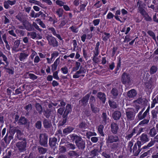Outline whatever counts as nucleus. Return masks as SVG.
Returning <instances> with one entry per match:
<instances>
[{
    "instance_id": "nucleus-37",
    "label": "nucleus",
    "mask_w": 158,
    "mask_h": 158,
    "mask_svg": "<svg viewBox=\"0 0 158 158\" xmlns=\"http://www.w3.org/2000/svg\"><path fill=\"white\" fill-rule=\"evenodd\" d=\"M104 36L103 37V39L104 40H106L110 37V34L105 33H104Z\"/></svg>"
},
{
    "instance_id": "nucleus-5",
    "label": "nucleus",
    "mask_w": 158,
    "mask_h": 158,
    "mask_svg": "<svg viewBox=\"0 0 158 158\" xmlns=\"http://www.w3.org/2000/svg\"><path fill=\"white\" fill-rule=\"evenodd\" d=\"M50 45L53 46H56L57 45V42L55 38L52 36H48L47 38Z\"/></svg>"
},
{
    "instance_id": "nucleus-26",
    "label": "nucleus",
    "mask_w": 158,
    "mask_h": 158,
    "mask_svg": "<svg viewBox=\"0 0 158 158\" xmlns=\"http://www.w3.org/2000/svg\"><path fill=\"white\" fill-rule=\"evenodd\" d=\"M109 104L110 106L113 108H115L117 107V105L114 102H112L110 100L109 101Z\"/></svg>"
},
{
    "instance_id": "nucleus-10",
    "label": "nucleus",
    "mask_w": 158,
    "mask_h": 158,
    "mask_svg": "<svg viewBox=\"0 0 158 158\" xmlns=\"http://www.w3.org/2000/svg\"><path fill=\"white\" fill-rule=\"evenodd\" d=\"M98 97L102 101L103 103H104L105 102L106 100L105 96L103 93H98Z\"/></svg>"
},
{
    "instance_id": "nucleus-50",
    "label": "nucleus",
    "mask_w": 158,
    "mask_h": 158,
    "mask_svg": "<svg viewBox=\"0 0 158 158\" xmlns=\"http://www.w3.org/2000/svg\"><path fill=\"white\" fill-rule=\"evenodd\" d=\"M41 124L40 122L38 121L36 123V127L38 129H40L41 128Z\"/></svg>"
},
{
    "instance_id": "nucleus-11",
    "label": "nucleus",
    "mask_w": 158,
    "mask_h": 158,
    "mask_svg": "<svg viewBox=\"0 0 158 158\" xmlns=\"http://www.w3.org/2000/svg\"><path fill=\"white\" fill-rule=\"evenodd\" d=\"M121 116V113L119 111L115 112L113 115V118L115 120L119 119Z\"/></svg>"
},
{
    "instance_id": "nucleus-40",
    "label": "nucleus",
    "mask_w": 158,
    "mask_h": 158,
    "mask_svg": "<svg viewBox=\"0 0 158 158\" xmlns=\"http://www.w3.org/2000/svg\"><path fill=\"white\" fill-rule=\"evenodd\" d=\"M58 55V53L57 52H54L51 55V60L54 58L57 57Z\"/></svg>"
},
{
    "instance_id": "nucleus-33",
    "label": "nucleus",
    "mask_w": 158,
    "mask_h": 158,
    "mask_svg": "<svg viewBox=\"0 0 158 158\" xmlns=\"http://www.w3.org/2000/svg\"><path fill=\"white\" fill-rule=\"evenodd\" d=\"M63 11V10L62 9H59L56 11V13L59 17L62 16Z\"/></svg>"
},
{
    "instance_id": "nucleus-61",
    "label": "nucleus",
    "mask_w": 158,
    "mask_h": 158,
    "mask_svg": "<svg viewBox=\"0 0 158 158\" xmlns=\"http://www.w3.org/2000/svg\"><path fill=\"white\" fill-rule=\"evenodd\" d=\"M100 2L98 1L94 5V6L97 7L98 8L101 6V4H100Z\"/></svg>"
},
{
    "instance_id": "nucleus-4",
    "label": "nucleus",
    "mask_w": 158,
    "mask_h": 158,
    "mask_svg": "<svg viewBox=\"0 0 158 158\" xmlns=\"http://www.w3.org/2000/svg\"><path fill=\"white\" fill-rule=\"evenodd\" d=\"M85 69L81 67L79 70L77 71L73 76V77L74 78H79L81 75L84 76V75H81L82 74L85 73Z\"/></svg>"
},
{
    "instance_id": "nucleus-62",
    "label": "nucleus",
    "mask_w": 158,
    "mask_h": 158,
    "mask_svg": "<svg viewBox=\"0 0 158 158\" xmlns=\"http://www.w3.org/2000/svg\"><path fill=\"white\" fill-rule=\"evenodd\" d=\"M9 33L10 34L14 36L15 37L16 36V34L14 33V31L12 30H10L9 31Z\"/></svg>"
},
{
    "instance_id": "nucleus-21",
    "label": "nucleus",
    "mask_w": 158,
    "mask_h": 158,
    "mask_svg": "<svg viewBox=\"0 0 158 158\" xmlns=\"http://www.w3.org/2000/svg\"><path fill=\"white\" fill-rule=\"evenodd\" d=\"M27 75L29 76L30 79L33 80H35L37 78L36 76L32 73H27Z\"/></svg>"
},
{
    "instance_id": "nucleus-20",
    "label": "nucleus",
    "mask_w": 158,
    "mask_h": 158,
    "mask_svg": "<svg viewBox=\"0 0 158 158\" xmlns=\"http://www.w3.org/2000/svg\"><path fill=\"white\" fill-rule=\"evenodd\" d=\"M156 133V129L154 128L152 129L149 132V134L152 137L154 136Z\"/></svg>"
},
{
    "instance_id": "nucleus-17",
    "label": "nucleus",
    "mask_w": 158,
    "mask_h": 158,
    "mask_svg": "<svg viewBox=\"0 0 158 158\" xmlns=\"http://www.w3.org/2000/svg\"><path fill=\"white\" fill-rule=\"evenodd\" d=\"M111 94L112 98H115L118 95V93L117 90L115 89H113L111 91Z\"/></svg>"
},
{
    "instance_id": "nucleus-1",
    "label": "nucleus",
    "mask_w": 158,
    "mask_h": 158,
    "mask_svg": "<svg viewBox=\"0 0 158 158\" xmlns=\"http://www.w3.org/2000/svg\"><path fill=\"white\" fill-rule=\"evenodd\" d=\"M72 139L75 140L76 145L79 148L83 149L85 147V142L79 136L76 135H72Z\"/></svg>"
},
{
    "instance_id": "nucleus-28",
    "label": "nucleus",
    "mask_w": 158,
    "mask_h": 158,
    "mask_svg": "<svg viewBox=\"0 0 158 158\" xmlns=\"http://www.w3.org/2000/svg\"><path fill=\"white\" fill-rule=\"evenodd\" d=\"M27 120L25 118L21 117L19 120V122L22 124H25L27 123Z\"/></svg>"
},
{
    "instance_id": "nucleus-57",
    "label": "nucleus",
    "mask_w": 158,
    "mask_h": 158,
    "mask_svg": "<svg viewBox=\"0 0 158 158\" xmlns=\"http://www.w3.org/2000/svg\"><path fill=\"white\" fill-rule=\"evenodd\" d=\"M86 35L85 34L83 35L81 37V40L83 42H85L86 39Z\"/></svg>"
},
{
    "instance_id": "nucleus-15",
    "label": "nucleus",
    "mask_w": 158,
    "mask_h": 158,
    "mask_svg": "<svg viewBox=\"0 0 158 158\" xmlns=\"http://www.w3.org/2000/svg\"><path fill=\"white\" fill-rule=\"evenodd\" d=\"M56 141L57 139L55 138L50 139H49V143L51 146H56Z\"/></svg>"
},
{
    "instance_id": "nucleus-48",
    "label": "nucleus",
    "mask_w": 158,
    "mask_h": 158,
    "mask_svg": "<svg viewBox=\"0 0 158 158\" xmlns=\"http://www.w3.org/2000/svg\"><path fill=\"white\" fill-rule=\"evenodd\" d=\"M91 140L94 143H96L98 140V138L96 137H92L91 138Z\"/></svg>"
},
{
    "instance_id": "nucleus-53",
    "label": "nucleus",
    "mask_w": 158,
    "mask_h": 158,
    "mask_svg": "<svg viewBox=\"0 0 158 158\" xmlns=\"http://www.w3.org/2000/svg\"><path fill=\"white\" fill-rule=\"evenodd\" d=\"M40 60V58L38 56H36L35 58L34 59V62L38 63Z\"/></svg>"
},
{
    "instance_id": "nucleus-43",
    "label": "nucleus",
    "mask_w": 158,
    "mask_h": 158,
    "mask_svg": "<svg viewBox=\"0 0 158 158\" xmlns=\"http://www.w3.org/2000/svg\"><path fill=\"white\" fill-rule=\"evenodd\" d=\"M70 28L73 32L77 33L78 31V29L72 26L70 27Z\"/></svg>"
},
{
    "instance_id": "nucleus-54",
    "label": "nucleus",
    "mask_w": 158,
    "mask_h": 158,
    "mask_svg": "<svg viewBox=\"0 0 158 158\" xmlns=\"http://www.w3.org/2000/svg\"><path fill=\"white\" fill-rule=\"evenodd\" d=\"M37 53L35 52L34 51H33V50L32 51V53L31 56V57L32 59H33L34 57L36 55Z\"/></svg>"
},
{
    "instance_id": "nucleus-51",
    "label": "nucleus",
    "mask_w": 158,
    "mask_h": 158,
    "mask_svg": "<svg viewBox=\"0 0 158 158\" xmlns=\"http://www.w3.org/2000/svg\"><path fill=\"white\" fill-rule=\"evenodd\" d=\"M121 13L123 15H124L127 13V11L124 9H123L121 10Z\"/></svg>"
},
{
    "instance_id": "nucleus-18",
    "label": "nucleus",
    "mask_w": 158,
    "mask_h": 158,
    "mask_svg": "<svg viewBox=\"0 0 158 158\" xmlns=\"http://www.w3.org/2000/svg\"><path fill=\"white\" fill-rule=\"evenodd\" d=\"M20 44V41L19 40H17L15 42V45L13 49L15 51H19V50L17 49L16 48L19 47V45Z\"/></svg>"
},
{
    "instance_id": "nucleus-9",
    "label": "nucleus",
    "mask_w": 158,
    "mask_h": 158,
    "mask_svg": "<svg viewBox=\"0 0 158 158\" xmlns=\"http://www.w3.org/2000/svg\"><path fill=\"white\" fill-rule=\"evenodd\" d=\"M136 94L135 91L134 89H132L128 93V96L130 98L134 97Z\"/></svg>"
},
{
    "instance_id": "nucleus-41",
    "label": "nucleus",
    "mask_w": 158,
    "mask_h": 158,
    "mask_svg": "<svg viewBox=\"0 0 158 158\" xmlns=\"http://www.w3.org/2000/svg\"><path fill=\"white\" fill-rule=\"evenodd\" d=\"M97 134L95 132H92L89 131L87 133V136H91L93 135H96Z\"/></svg>"
},
{
    "instance_id": "nucleus-52",
    "label": "nucleus",
    "mask_w": 158,
    "mask_h": 158,
    "mask_svg": "<svg viewBox=\"0 0 158 158\" xmlns=\"http://www.w3.org/2000/svg\"><path fill=\"white\" fill-rule=\"evenodd\" d=\"M64 110L63 108H60L58 110V112L60 115L63 113Z\"/></svg>"
},
{
    "instance_id": "nucleus-23",
    "label": "nucleus",
    "mask_w": 158,
    "mask_h": 158,
    "mask_svg": "<svg viewBox=\"0 0 158 158\" xmlns=\"http://www.w3.org/2000/svg\"><path fill=\"white\" fill-rule=\"evenodd\" d=\"M71 111V106L70 105H67L66 106V109L65 112L68 114Z\"/></svg>"
},
{
    "instance_id": "nucleus-30",
    "label": "nucleus",
    "mask_w": 158,
    "mask_h": 158,
    "mask_svg": "<svg viewBox=\"0 0 158 158\" xmlns=\"http://www.w3.org/2000/svg\"><path fill=\"white\" fill-rule=\"evenodd\" d=\"M28 35L29 36H30L31 38L33 39L35 38L36 36V34L35 32L28 33Z\"/></svg>"
},
{
    "instance_id": "nucleus-32",
    "label": "nucleus",
    "mask_w": 158,
    "mask_h": 158,
    "mask_svg": "<svg viewBox=\"0 0 158 158\" xmlns=\"http://www.w3.org/2000/svg\"><path fill=\"white\" fill-rule=\"evenodd\" d=\"M36 107L37 110L39 112H41L42 110V109L41 106L39 104L37 103L36 104Z\"/></svg>"
},
{
    "instance_id": "nucleus-13",
    "label": "nucleus",
    "mask_w": 158,
    "mask_h": 158,
    "mask_svg": "<svg viewBox=\"0 0 158 158\" xmlns=\"http://www.w3.org/2000/svg\"><path fill=\"white\" fill-rule=\"evenodd\" d=\"M112 131L113 133H115L116 132L118 129V127L115 123H112L111 125Z\"/></svg>"
},
{
    "instance_id": "nucleus-63",
    "label": "nucleus",
    "mask_w": 158,
    "mask_h": 158,
    "mask_svg": "<svg viewBox=\"0 0 158 158\" xmlns=\"http://www.w3.org/2000/svg\"><path fill=\"white\" fill-rule=\"evenodd\" d=\"M133 142L131 141L128 144V148H129L130 149H131V147H132V146L133 145Z\"/></svg>"
},
{
    "instance_id": "nucleus-55",
    "label": "nucleus",
    "mask_w": 158,
    "mask_h": 158,
    "mask_svg": "<svg viewBox=\"0 0 158 158\" xmlns=\"http://www.w3.org/2000/svg\"><path fill=\"white\" fill-rule=\"evenodd\" d=\"M114 62H113L110 65L109 67L110 69L112 70L114 69Z\"/></svg>"
},
{
    "instance_id": "nucleus-39",
    "label": "nucleus",
    "mask_w": 158,
    "mask_h": 158,
    "mask_svg": "<svg viewBox=\"0 0 158 158\" xmlns=\"http://www.w3.org/2000/svg\"><path fill=\"white\" fill-rule=\"evenodd\" d=\"M58 73L57 71H56L54 73L53 76L54 78L56 79L59 80V77L58 75Z\"/></svg>"
},
{
    "instance_id": "nucleus-45",
    "label": "nucleus",
    "mask_w": 158,
    "mask_h": 158,
    "mask_svg": "<svg viewBox=\"0 0 158 158\" xmlns=\"http://www.w3.org/2000/svg\"><path fill=\"white\" fill-rule=\"evenodd\" d=\"M39 152L42 154H44L46 152V150L44 148H41L39 149Z\"/></svg>"
},
{
    "instance_id": "nucleus-38",
    "label": "nucleus",
    "mask_w": 158,
    "mask_h": 158,
    "mask_svg": "<svg viewBox=\"0 0 158 158\" xmlns=\"http://www.w3.org/2000/svg\"><path fill=\"white\" fill-rule=\"evenodd\" d=\"M89 98V96L86 95L83 98L82 102L83 104L86 103L88 102Z\"/></svg>"
},
{
    "instance_id": "nucleus-46",
    "label": "nucleus",
    "mask_w": 158,
    "mask_h": 158,
    "mask_svg": "<svg viewBox=\"0 0 158 158\" xmlns=\"http://www.w3.org/2000/svg\"><path fill=\"white\" fill-rule=\"evenodd\" d=\"M91 108L92 109L94 113H97L99 111V110L98 108H97V107H93L92 106H91Z\"/></svg>"
},
{
    "instance_id": "nucleus-64",
    "label": "nucleus",
    "mask_w": 158,
    "mask_h": 158,
    "mask_svg": "<svg viewBox=\"0 0 158 158\" xmlns=\"http://www.w3.org/2000/svg\"><path fill=\"white\" fill-rule=\"evenodd\" d=\"M153 19L155 22L158 23V19H157V17L156 16V14H155L153 16Z\"/></svg>"
},
{
    "instance_id": "nucleus-60",
    "label": "nucleus",
    "mask_w": 158,
    "mask_h": 158,
    "mask_svg": "<svg viewBox=\"0 0 158 158\" xmlns=\"http://www.w3.org/2000/svg\"><path fill=\"white\" fill-rule=\"evenodd\" d=\"M52 84L54 86H55L58 85V83L55 81H53L52 82Z\"/></svg>"
},
{
    "instance_id": "nucleus-2",
    "label": "nucleus",
    "mask_w": 158,
    "mask_h": 158,
    "mask_svg": "<svg viewBox=\"0 0 158 158\" xmlns=\"http://www.w3.org/2000/svg\"><path fill=\"white\" fill-rule=\"evenodd\" d=\"M121 81L124 84H129L131 81L130 76L127 73H123L122 76Z\"/></svg>"
},
{
    "instance_id": "nucleus-22",
    "label": "nucleus",
    "mask_w": 158,
    "mask_h": 158,
    "mask_svg": "<svg viewBox=\"0 0 158 158\" xmlns=\"http://www.w3.org/2000/svg\"><path fill=\"white\" fill-rule=\"evenodd\" d=\"M103 126L102 125H100L98 128V131L102 136H104V134L103 132Z\"/></svg>"
},
{
    "instance_id": "nucleus-25",
    "label": "nucleus",
    "mask_w": 158,
    "mask_h": 158,
    "mask_svg": "<svg viewBox=\"0 0 158 158\" xmlns=\"http://www.w3.org/2000/svg\"><path fill=\"white\" fill-rule=\"evenodd\" d=\"M140 13L143 15L144 17H146V15H147V14L144 10L141 8L139 9Z\"/></svg>"
},
{
    "instance_id": "nucleus-36",
    "label": "nucleus",
    "mask_w": 158,
    "mask_h": 158,
    "mask_svg": "<svg viewBox=\"0 0 158 158\" xmlns=\"http://www.w3.org/2000/svg\"><path fill=\"white\" fill-rule=\"evenodd\" d=\"M157 70V68L156 67L154 66H152L150 70L151 73H155Z\"/></svg>"
},
{
    "instance_id": "nucleus-6",
    "label": "nucleus",
    "mask_w": 158,
    "mask_h": 158,
    "mask_svg": "<svg viewBox=\"0 0 158 158\" xmlns=\"http://www.w3.org/2000/svg\"><path fill=\"white\" fill-rule=\"evenodd\" d=\"M134 110L132 108H128L127 109L126 111V114L127 117L128 119L130 120L134 119Z\"/></svg>"
},
{
    "instance_id": "nucleus-47",
    "label": "nucleus",
    "mask_w": 158,
    "mask_h": 158,
    "mask_svg": "<svg viewBox=\"0 0 158 158\" xmlns=\"http://www.w3.org/2000/svg\"><path fill=\"white\" fill-rule=\"evenodd\" d=\"M30 15L32 17H37L38 16L37 15L35 14V12L33 10L31 11L30 13Z\"/></svg>"
},
{
    "instance_id": "nucleus-44",
    "label": "nucleus",
    "mask_w": 158,
    "mask_h": 158,
    "mask_svg": "<svg viewBox=\"0 0 158 158\" xmlns=\"http://www.w3.org/2000/svg\"><path fill=\"white\" fill-rule=\"evenodd\" d=\"M44 127L46 128H47L50 126V123L46 120L44 121Z\"/></svg>"
},
{
    "instance_id": "nucleus-14",
    "label": "nucleus",
    "mask_w": 158,
    "mask_h": 158,
    "mask_svg": "<svg viewBox=\"0 0 158 158\" xmlns=\"http://www.w3.org/2000/svg\"><path fill=\"white\" fill-rule=\"evenodd\" d=\"M140 139L143 143L147 142L149 140L147 135L145 134H142L141 135L140 137Z\"/></svg>"
},
{
    "instance_id": "nucleus-19",
    "label": "nucleus",
    "mask_w": 158,
    "mask_h": 158,
    "mask_svg": "<svg viewBox=\"0 0 158 158\" xmlns=\"http://www.w3.org/2000/svg\"><path fill=\"white\" fill-rule=\"evenodd\" d=\"M28 56V55L25 53H21L19 56V59L21 61H22L27 56Z\"/></svg>"
},
{
    "instance_id": "nucleus-31",
    "label": "nucleus",
    "mask_w": 158,
    "mask_h": 158,
    "mask_svg": "<svg viewBox=\"0 0 158 158\" xmlns=\"http://www.w3.org/2000/svg\"><path fill=\"white\" fill-rule=\"evenodd\" d=\"M29 2L31 3H33L34 4H35L37 5H39L40 6H41V4L40 3V2L34 0H30Z\"/></svg>"
},
{
    "instance_id": "nucleus-7",
    "label": "nucleus",
    "mask_w": 158,
    "mask_h": 158,
    "mask_svg": "<svg viewBox=\"0 0 158 158\" xmlns=\"http://www.w3.org/2000/svg\"><path fill=\"white\" fill-rule=\"evenodd\" d=\"M40 143L43 145L46 144L47 143V137L44 134H41L40 136Z\"/></svg>"
},
{
    "instance_id": "nucleus-16",
    "label": "nucleus",
    "mask_w": 158,
    "mask_h": 158,
    "mask_svg": "<svg viewBox=\"0 0 158 158\" xmlns=\"http://www.w3.org/2000/svg\"><path fill=\"white\" fill-rule=\"evenodd\" d=\"M73 130V128L71 127H69L64 129L63 131L64 133L67 135L71 132Z\"/></svg>"
},
{
    "instance_id": "nucleus-58",
    "label": "nucleus",
    "mask_w": 158,
    "mask_h": 158,
    "mask_svg": "<svg viewBox=\"0 0 158 158\" xmlns=\"http://www.w3.org/2000/svg\"><path fill=\"white\" fill-rule=\"evenodd\" d=\"M43 1L48 4L49 5H51L52 3V2L50 0H42Z\"/></svg>"
},
{
    "instance_id": "nucleus-49",
    "label": "nucleus",
    "mask_w": 158,
    "mask_h": 158,
    "mask_svg": "<svg viewBox=\"0 0 158 158\" xmlns=\"http://www.w3.org/2000/svg\"><path fill=\"white\" fill-rule=\"evenodd\" d=\"M100 22V20L99 19H96L93 21V23L94 26L98 25Z\"/></svg>"
},
{
    "instance_id": "nucleus-8",
    "label": "nucleus",
    "mask_w": 158,
    "mask_h": 158,
    "mask_svg": "<svg viewBox=\"0 0 158 158\" xmlns=\"http://www.w3.org/2000/svg\"><path fill=\"white\" fill-rule=\"evenodd\" d=\"M16 3V1L7 0L4 1V6L5 8L7 9L9 7V5L12 6L14 5Z\"/></svg>"
},
{
    "instance_id": "nucleus-35",
    "label": "nucleus",
    "mask_w": 158,
    "mask_h": 158,
    "mask_svg": "<svg viewBox=\"0 0 158 158\" xmlns=\"http://www.w3.org/2000/svg\"><path fill=\"white\" fill-rule=\"evenodd\" d=\"M148 34L155 40H156V36L154 33L151 31H149L148 32Z\"/></svg>"
},
{
    "instance_id": "nucleus-42",
    "label": "nucleus",
    "mask_w": 158,
    "mask_h": 158,
    "mask_svg": "<svg viewBox=\"0 0 158 158\" xmlns=\"http://www.w3.org/2000/svg\"><path fill=\"white\" fill-rule=\"evenodd\" d=\"M114 16V15L111 12H109L108 14L107 15V19H110L113 18Z\"/></svg>"
},
{
    "instance_id": "nucleus-3",
    "label": "nucleus",
    "mask_w": 158,
    "mask_h": 158,
    "mask_svg": "<svg viewBox=\"0 0 158 158\" xmlns=\"http://www.w3.org/2000/svg\"><path fill=\"white\" fill-rule=\"evenodd\" d=\"M26 144L25 140H23L21 142L17 143L16 144V146L19 150L23 151L25 150L26 147Z\"/></svg>"
},
{
    "instance_id": "nucleus-12",
    "label": "nucleus",
    "mask_w": 158,
    "mask_h": 158,
    "mask_svg": "<svg viewBox=\"0 0 158 158\" xmlns=\"http://www.w3.org/2000/svg\"><path fill=\"white\" fill-rule=\"evenodd\" d=\"M117 140V138L114 137L113 136H110L107 140V142L108 143H111L114 142H116Z\"/></svg>"
},
{
    "instance_id": "nucleus-29",
    "label": "nucleus",
    "mask_w": 158,
    "mask_h": 158,
    "mask_svg": "<svg viewBox=\"0 0 158 158\" xmlns=\"http://www.w3.org/2000/svg\"><path fill=\"white\" fill-rule=\"evenodd\" d=\"M102 118L103 120L105 123L109 122V119L106 118V113L103 114Z\"/></svg>"
},
{
    "instance_id": "nucleus-56",
    "label": "nucleus",
    "mask_w": 158,
    "mask_h": 158,
    "mask_svg": "<svg viewBox=\"0 0 158 158\" xmlns=\"http://www.w3.org/2000/svg\"><path fill=\"white\" fill-rule=\"evenodd\" d=\"M2 38L6 44H7V41L6 40V36L5 35H4L2 36Z\"/></svg>"
},
{
    "instance_id": "nucleus-27",
    "label": "nucleus",
    "mask_w": 158,
    "mask_h": 158,
    "mask_svg": "<svg viewBox=\"0 0 158 158\" xmlns=\"http://www.w3.org/2000/svg\"><path fill=\"white\" fill-rule=\"evenodd\" d=\"M61 70L62 73L64 74H66L68 72V69L66 67H64L61 68Z\"/></svg>"
},
{
    "instance_id": "nucleus-24",
    "label": "nucleus",
    "mask_w": 158,
    "mask_h": 158,
    "mask_svg": "<svg viewBox=\"0 0 158 158\" xmlns=\"http://www.w3.org/2000/svg\"><path fill=\"white\" fill-rule=\"evenodd\" d=\"M57 65L58 64L56 60L52 65V71L56 70V69Z\"/></svg>"
},
{
    "instance_id": "nucleus-59",
    "label": "nucleus",
    "mask_w": 158,
    "mask_h": 158,
    "mask_svg": "<svg viewBox=\"0 0 158 158\" xmlns=\"http://www.w3.org/2000/svg\"><path fill=\"white\" fill-rule=\"evenodd\" d=\"M17 136L18 138H20V136L22 135V133L20 131H18L17 132Z\"/></svg>"
},
{
    "instance_id": "nucleus-34",
    "label": "nucleus",
    "mask_w": 158,
    "mask_h": 158,
    "mask_svg": "<svg viewBox=\"0 0 158 158\" xmlns=\"http://www.w3.org/2000/svg\"><path fill=\"white\" fill-rule=\"evenodd\" d=\"M56 3L60 6H62L64 5L65 3L61 1L57 0L56 1Z\"/></svg>"
}]
</instances>
